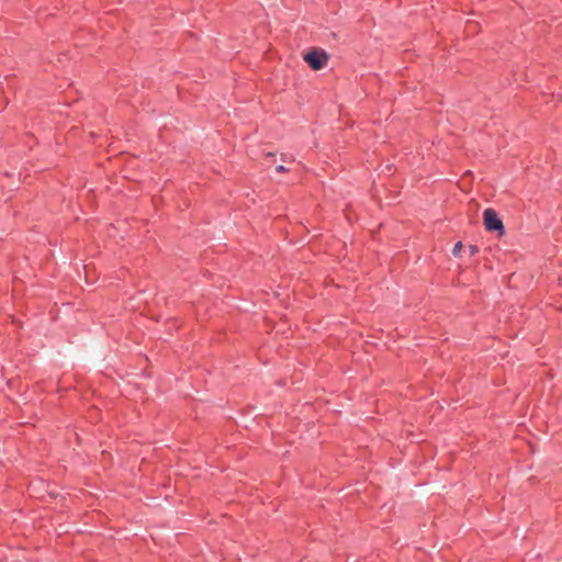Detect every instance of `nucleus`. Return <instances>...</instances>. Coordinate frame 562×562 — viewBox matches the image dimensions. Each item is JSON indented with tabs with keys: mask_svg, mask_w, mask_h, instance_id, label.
<instances>
[{
	"mask_svg": "<svg viewBox=\"0 0 562 562\" xmlns=\"http://www.w3.org/2000/svg\"><path fill=\"white\" fill-rule=\"evenodd\" d=\"M483 221L487 232H496L499 236L505 234L503 222L495 210L486 209L483 212Z\"/></svg>",
	"mask_w": 562,
	"mask_h": 562,
	"instance_id": "1",
	"label": "nucleus"
},
{
	"mask_svg": "<svg viewBox=\"0 0 562 562\" xmlns=\"http://www.w3.org/2000/svg\"><path fill=\"white\" fill-rule=\"evenodd\" d=\"M328 59V54L323 49H313L304 55V60L313 70H321L324 68Z\"/></svg>",
	"mask_w": 562,
	"mask_h": 562,
	"instance_id": "2",
	"label": "nucleus"
},
{
	"mask_svg": "<svg viewBox=\"0 0 562 562\" xmlns=\"http://www.w3.org/2000/svg\"><path fill=\"white\" fill-rule=\"evenodd\" d=\"M463 245L461 241H458L454 246H453V249H452V254L454 256H458L462 249Z\"/></svg>",
	"mask_w": 562,
	"mask_h": 562,
	"instance_id": "3",
	"label": "nucleus"
},
{
	"mask_svg": "<svg viewBox=\"0 0 562 562\" xmlns=\"http://www.w3.org/2000/svg\"><path fill=\"white\" fill-rule=\"evenodd\" d=\"M469 250H470V255L474 256V255H476L479 252V247L475 246V245H470L469 246Z\"/></svg>",
	"mask_w": 562,
	"mask_h": 562,
	"instance_id": "4",
	"label": "nucleus"
},
{
	"mask_svg": "<svg viewBox=\"0 0 562 562\" xmlns=\"http://www.w3.org/2000/svg\"><path fill=\"white\" fill-rule=\"evenodd\" d=\"M276 171H277L278 173H283V172H286V171H288V169H286L283 165H280V166H277V167H276Z\"/></svg>",
	"mask_w": 562,
	"mask_h": 562,
	"instance_id": "5",
	"label": "nucleus"
},
{
	"mask_svg": "<svg viewBox=\"0 0 562 562\" xmlns=\"http://www.w3.org/2000/svg\"><path fill=\"white\" fill-rule=\"evenodd\" d=\"M266 156L267 157H274V154L273 153H267Z\"/></svg>",
	"mask_w": 562,
	"mask_h": 562,
	"instance_id": "6",
	"label": "nucleus"
}]
</instances>
